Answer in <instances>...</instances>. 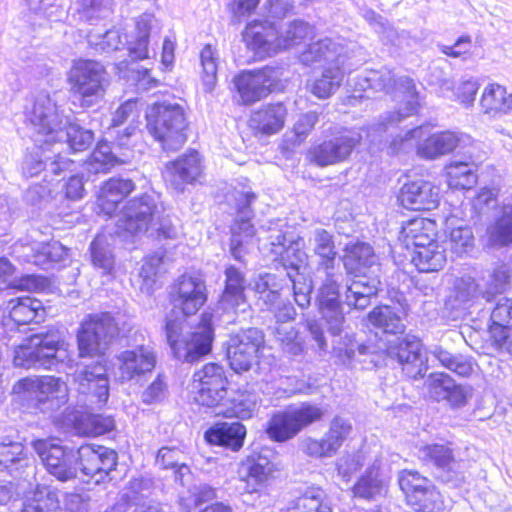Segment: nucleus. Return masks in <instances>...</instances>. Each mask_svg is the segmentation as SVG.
<instances>
[{
    "mask_svg": "<svg viewBox=\"0 0 512 512\" xmlns=\"http://www.w3.org/2000/svg\"><path fill=\"white\" fill-rule=\"evenodd\" d=\"M61 504L56 490L37 487L33 496L24 502L20 512H61Z\"/></svg>",
    "mask_w": 512,
    "mask_h": 512,
    "instance_id": "50",
    "label": "nucleus"
},
{
    "mask_svg": "<svg viewBox=\"0 0 512 512\" xmlns=\"http://www.w3.org/2000/svg\"><path fill=\"white\" fill-rule=\"evenodd\" d=\"M422 462L438 472V480L447 484L459 478L457 448L451 441L433 442L420 448Z\"/></svg>",
    "mask_w": 512,
    "mask_h": 512,
    "instance_id": "23",
    "label": "nucleus"
},
{
    "mask_svg": "<svg viewBox=\"0 0 512 512\" xmlns=\"http://www.w3.org/2000/svg\"><path fill=\"white\" fill-rule=\"evenodd\" d=\"M326 411L313 402H302L299 406L274 413L268 421L266 433L274 442H286L302 430L322 422Z\"/></svg>",
    "mask_w": 512,
    "mask_h": 512,
    "instance_id": "9",
    "label": "nucleus"
},
{
    "mask_svg": "<svg viewBox=\"0 0 512 512\" xmlns=\"http://www.w3.org/2000/svg\"><path fill=\"white\" fill-rule=\"evenodd\" d=\"M247 429L239 421L216 422L206 429L203 438L208 445L239 452L245 443Z\"/></svg>",
    "mask_w": 512,
    "mask_h": 512,
    "instance_id": "32",
    "label": "nucleus"
},
{
    "mask_svg": "<svg viewBox=\"0 0 512 512\" xmlns=\"http://www.w3.org/2000/svg\"><path fill=\"white\" fill-rule=\"evenodd\" d=\"M477 150L463 152L464 160L450 161L444 168V175L448 187L452 190L464 191L472 189L478 182V169L480 163Z\"/></svg>",
    "mask_w": 512,
    "mask_h": 512,
    "instance_id": "29",
    "label": "nucleus"
},
{
    "mask_svg": "<svg viewBox=\"0 0 512 512\" xmlns=\"http://www.w3.org/2000/svg\"><path fill=\"white\" fill-rule=\"evenodd\" d=\"M447 242L452 252L460 254L474 245V236L469 226H457L449 230Z\"/></svg>",
    "mask_w": 512,
    "mask_h": 512,
    "instance_id": "58",
    "label": "nucleus"
},
{
    "mask_svg": "<svg viewBox=\"0 0 512 512\" xmlns=\"http://www.w3.org/2000/svg\"><path fill=\"white\" fill-rule=\"evenodd\" d=\"M155 22L152 13L140 15L134 26L133 39L128 44V55L133 61H143L149 58V37Z\"/></svg>",
    "mask_w": 512,
    "mask_h": 512,
    "instance_id": "41",
    "label": "nucleus"
},
{
    "mask_svg": "<svg viewBox=\"0 0 512 512\" xmlns=\"http://www.w3.org/2000/svg\"><path fill=\"white\" fill-rule=\"evenodd\" d=\"M116 361L119 380L123 383L151 375L157 367L158 356L153 347L140 344L120 351Z\"/></svg>",
    "mask_w": 512,
    "mask_h": 512,
    "instance_id": "21",
    "label": "nucleus"
},
{
    "mask_svg": "<svg viewBox=\"0 0 512 512\" xmlns=\"http://www.w3.org/2000/svg\"><path fill=\"white\" fill-rule=\"evenodd\" d=\"M428 391L435 397L442 396L452 407L466 404L467 394L461 385L445 373H431L428 379Z\"/></svg>",
    "mask_w": 512,
    "mask_h": 512,
    "instance_id": "40",
    "label": "nucleus"
},
{
    "mask_svg": "<svg viewBox=\"0 0 512 512\" xmlns=\"http://www.w3.org/2000/svg\"><path fill=\"white\" fill-rule=\"evenodd\" d=\"M421 350V339L411 335L388 342L385 348L386 355L395 359L401 366L402 372L410 379L423 377Z\"/></svg>",
    "mask_w": 512,
    "mask_h": 512,
    "instance_id": "26",
    "label": "nucleus"
},
{
    "mask_svg": "<svg viewBox=\"0 0 512 512\" xmlns=\"http://www.w3.org/2000/svg\"><path fill=\"white\" fill-rule=\"evenodd\" d=\"M345 76L343 62L341 59L333 58L322 68L320 75L308 84L309 92L317 99H328L340 89Z\"/></svg>",
    "mask_w": 512,
    "mask_h": 512,
    "instance_id": "34",
    "label": "nucleus"
},
{
    "mask_svg": "<svg viewBox=\"0 0 512 512\" xmlns=\"http://www.w3.org/2000/svg\"><path fill=\"white\" fill-rule=\"evenodd\" d=\"M333 58L340 59V56L329 39H319L309 43L299 55L300 62L307 67L320 66L323 68Z\"/></svg>",
    "mask_w": 512,
    "mask_h": 512,
    "instance_id": "46",
    "label": "nucleus"
},
{
    "mask_svg": "<svg viewBox=\"0 0 512 512\" xmlns=\"http://www.w3.org/2000/svg\"><path fill=\"white\" fill-rule=\"evenodd\" d=\"M390 479L386 477L381 462H373L366 467L351 487L354 499L374 501L388 492Z\"/></svg>",
    "mask_w": 512,
    "mask_h": 512,
    "instance_id": "30",
    "label": "nucleus"
},
{
    "mask_svg": "<svg viewBox=\"0 0 512 512\" xmlns=\"http://www.w3.org/2000/svg\"><path fill=\"white\" fill-rule=\"evenodd\" d=\"M146 128L167 152H176L188 139L189 122L179 104L155 102L145 114Z\"/></svg>",
    "mask_w": 512,
    "mask_h": 512,
    "instance_id": "3",
    "label": "nucleus"
},
{
    "mask_svg": "<svg viewBox=\"0 0 512 512\" xmlns=\"http://www.w3.org/2000/svg\"><path fill=\"white\" fill-rule=\"evenodd\" d=\"M5 321L15 327L25 326L44 321L46 308L41 300L23 295L8 300Z\"/></svg>",
    "mask_w": 512,
    "mask_h": 512,
    "instance_id": "33",
    "label": "nucleus"
},
{
    "mask_svg": "<svg viewBox=\"0 0 512 512\" xmlns=\"http://www.w3.org/2000/svg\"><path fill=\"white\" fill-rule=\"evenodd\" d=\"M369 322L387 334H402L405 325L397 312L389 305H378L367 315Z\"/></svg>",
    "mask_w": 512,
    "mask_h": 512,
    "instance_id": "48",
    "label": "nucleus"
},
{
    "mask_svg": "<svg viewBox=\"0 0 512 512\" xmlns=\"http://www.w3.org/2000/svg\"><path fill=\"white\" fill-rule=\"evenodd\" d=\"M490 240L500 246L512 244V204L501 206L499 214L489 228Z\"/></svg>",
    "mask_w": 512,
    "mask_h": 512,
    "instance_id": "51",
    "label": "nucleus"
},
{
    "mask_svg": "<svg viewBox=\"0 0 512 512\" xmlns=\"http://www.w3.org/2000/svg\"><path fill=\"white\" fill-rule=\"evenodd\" d=\"M264 347L265 335L258 328L241 329L231 335L226 350L230 368L236 373L249 371L258 364Z\"/></svg>",
    "mask_w": 512,
    "mask_h": 512,
    "instance_id": "15",
    "label": "nucleus"
},
{
    "mask_svg": "<svg viewBox=\"0 0 512 512\" xmlns=\"http://www.w3.org/2000/svg\"><path fill=\"white\" fill-rule=\"evenodd\" d=\"M352 432V424L347 419L335 416L321 438L308 437L303 441L302 450L310 458L332 457L348 440L352 439Z\"/></svg>",
    "mask_w": 512,
    "mask_h": 512,
    "instance_id": "18",
    "label": "nucleus"
},
{
    "mask_svg": "<svg viewBox=\"0 0 512 512\" xmlns=\"http://www.w3.org/2000/svg\"><path fill=\"white\" fill-rule=\"evenodd\" d=\"M203 172L202 158L195 149L171 160L165 165V173L170 186L182 192L185 185L195 184Z\"/></svg>",
    "mask_w": 512,
    "mask_h": 512,
    "instance_id": "27",
    "label": "nucleus"
},
{
    "mask_svg": "<svg viewBox=\"0 0 512 512\" xmlns=\"http://www.w3.org/2000/svg\"><path fill=\"white\" fill-rule=\"evenodd\" d=\"M167 382L163 374H158L144 391V402L153 403L161 399L167 391Z\"/></svg>",
    "mask_w": 512,
    "mask_h": 512,
    "instance_id": "63",
    "label": "nucleus"
},
{
    "mask_svg": "<svg viewBox=\"0 0 512 512\" xmlns=\"http://www.w3.org/2000/svg\"><path fill=\"white\" fill-rule=\"evenodd\" d=\"M113 317L106 312L92 313L84 317L76 331V343L80 358H104L113 340Z\"/></svg>",
    "mask_w": 512,
    "mask_h": 512,
    "instance_id": "12",
    "label": "nucleus"
},
{
    "mask_svg": "<svg viewBox=\"0 0 512 512\" xmlns=\"http://www.w3.org/2000/svg\"><path fill=\"white\" fill-rule=\"evenodd\" d=\"M18 387L25 393L26 406L34 412H52L68 401V388L59 377L43 375L26 377L18 381Z\"/></svg>",
    "mask_w": 512,
    "mask_h": 512,
    "instance_id": "11",
    "label": "nucleus"
},
{
    "mask_svg": "<svg viewBox=\"0 0 512 512\" xmlns=\"http://www.w3.org/2000/svg\"><path fill=\"white\" fill-rule=\"evenodd\" d=\"M439 225L434 218L413 216L401 224L399 240L406 249H415L436 240Z\"/></svg>",
    "mask_w": 512,
    "mask_h": 512,
    "instance_id": "31",
    "label": "nucleus"
},
{
    "mask_svg": "<svg viewBox=\"0 0 512 512\" xmlns=\"http://www.w3.org/2000/svg\"><path fill=\"white\" fill-rule=\"evenodd\" d=\"M224 287L220 295V302L236 308L246 302V289L248 282L245 273L235 265H228L224 270Z\"/></svg>",
    "mask_w": 512,
    "mask_h": 512,
    "instance_id": "39",
    "label": "nucleus"
},
{
    "mask_svg": "<svg viewBox=\"0 0 512 512\" xmlns=\"http://www.w3.org/2000/svg\"><path fill=\"white\" fill-rule=\"evenodd\" d=\"M66 256V248L58 242L43 243L34 254L35 262L42 266L58 264L62 262Z\"/></svg>",
    "mask_w": 512,
    "mask_h": 512,
    "instance_id": "57",
    "label": "nucleus"
},
{
    "mask_svg": "<svg viewBox=\"0 0 512 512\" xmlns=\"http://www.w3.org/2000/svg\"><path fill=\"white\" fill-rule=\"evenodd\" d=\"M282 512H333L329 497L322 487L311 486Z\"/></svg>",
    "mask_w": 512,
    "mask_h": 512,
    "instance_id": "43",
    "label": "nucleus"
},
{
    "mask_svg": "<svg viewBox=\"0 0 512 512\" xmlns=\"http://www.w3.org/2000/svg\"><path fill=\"white\" fill-rule=\"evenodd\" d=\"M15 361L22 366L39 364L46 368L74 361L70 343L57 328L31 335L15 350Z\"/></svg>",
    "mask_w": 512,
    "mask_h": 512,
    "instance_id": "4",
    "label": "nucleus"
},
{
    "mask_svg": "<svg viewBox=\"0 0 512 512\" xmlns=\"http://www.w3.org/2000/svg\"><path fill=\"white\" fill-rule=\"evenodd\" d=\"M67 83L80 107H92L105 96L108 84L106 67L94 59L77 58L67 72Z\"/></svg>",
    "mask_w": 512,
    "mask_h": 512,
    "instance_id": "7",
    "label": "nucleus"
},
{
    "mask_svg": "<svg viewBox=\"0 0 512 512\" xmlns=\"http://www.w3.org/2000/svg\"><path fill=\"white\" fill-rule=\"evenodd\" d=\"M318 310L332 335H338L344 322L338 286L334 282L325 284L320 291Z\"/></svg>",
    "mask_w": 512,
    "mask_h": 512,
    "instance_id": "35",
    "label": "nucleus"
},
{
    "mask_svg": "<svg viewBox=\"0 0 512 512\" xmlns=\"http://www.w3.org/2000/svg\"><path fill=\"white\" fill-rule=\"evenodd\" d=\"M90 260L93 267L111 274L115 267V258L104 237L96 236L90 243Z\"/></svg>",
    "mask_w": 512,
    "mask_h": 512,
    "instance_id": "54",
    "label": "nucleus"
},
{
    "mask_svg": "<svg viewBox=\"0 0 512 512\" xmlns=\"http://www.w3.org/2000/svg\"><path fill=\"white\" fill-rule=\"evenodd\" d=\"M289 109L283 101L262 104L251 111L246 125L248 136L263 139L279 134L286 126Z\"/></svg>",
    "mask_w": 512,
    "mask_h": 512,
    "instance_id": "22",
    "label": "nucleus"
},
{
    "mask_svg": "<svg viewBox=\"0 0 512 512\" xmlns=\"http://www.w3.org/2000/svg\"><path fill=\"white\" fill-rule=\"evenodd\" d=\"M396 204L410 212H430L440 205L439 187L423 178L408 179L396 193Z\"/></svg>",
    "mask_w": 512,
    "mask_h": 512,
    "instance_id": "17",
    "label": "nucleus"
},
{
    "mask_svg": "<svg viewBox=\"0 0 512 512\" xmlns=\"http://www.w3.org/2000/svg\"><path fill=\"white\" fill-rule=\"evenodd\" d=\"M115 419L110 415L81 413L73 420V427L80 436L99 437L115 429Z\"/></svg>",
    "mask_w": 512,
    "mask_h": 512,
    "instance_id": "44",
    "label": "nucleus"
},
{
    "mask_svg": "<svg viewBox=\"0 0 512 512\" xmlns=\"http://www.w3.org/2000/svg\"><path fill=\"white\" fill-rule=\"evenodd\" d=\"M277 467L270 461L260 463L252 460L247 464L246 473L241 477L245 483V491L249 494L259 493L266 489L275 479Z\"/></svg>",
    "mask_w": 512,
    "mask_h": 512,
    "instance_id": "42",
    "label": "nucleus"
},
{
    "mask_svg": "<svg viewBox=\"0 0 512 512\" xmlns=\"http://www.w3.org/2000/svg\"><path fill=\"white\" fill-rule=\"evenodd\" d=\"M28 451L22 442L0 443V467L9 468L12 465L26 460Z\"/></svg>",
    "mask_w": 512,
    "mask_h": 512,
    "instance_id": "59",
    "label": "nucleus"
},
{
    "mask_svg": "<svg viewBox=\"0 0 512 512\" xmlns=\"http://www.w3.org/2000/svg\"><path fill=\"white\" fill-rule=\"evenodd\" d=\"M32 448L41 459L47 472L61 482L74 480L77 470L73 465V452L54 436L35 439Z\"/></svg>",
    "mask_w": 512,
    "mask_h": 512,
    "instance_id": "16",
    "label": "nucleus"
},
{
    "mask_svg": "<svg viewBox=\"0 0 512 512\" xmlns=\"http://www.w3.org/2000/svg\"><path fill=\"white\" fill-rule=\"evenodd\" d=\"M447 262L445 248L438 238L429 244L413 249L411 263L420 273H434L442 270Z\"/></svg>",
    "mask_w": 512,
    "mask_h": 512,
    "instance_id": "37",
    "label": "nucleus"
},
{
    "mask_svg": "<svg viewBox=\"0 0 512 512\" xmlns=\"http://www.w3.org/2000/svg\"><path fill=\"white\" fill-rule=\"evenodd\" d=\"M480 108L484 114L492 117L512 113V93L499 83L487 84L480 96Z\"/></svg>",
    "mask_w": 512,
    "mask_h": 512,
    "instance_id": "36",
    "label": "nucleus"
},
{
    "mask_svg": "<svg viewBox=\"0 0 512 512\" xmlns=\"http://www.w3.org/2000/svg\"><path fill=\"white\" fill-rule=\"evenodd\" d=\"M181 329L180 321L165 319L166 339L175 358L194 364L211 353L215 339L212 312L201 313L194 329L186 337L181 336Z\"/></svg>",
    "mask_w": 512,
    "mask_h": 512,
    "instance_id": "2",
    "label": "nucleus"
},
{
    "mask_svg": "<svg viewBox=\"0 0 512 512\" xmlns=\"http://www.w3.org/2000/svg\"><path fill=\"white\" fill-rule=\"evenodd\" d=\"M374 250L364 242H355L345 248L343 265L346 273L354 278L366 277L374 263Z\"/></svg>",
    "mask_w": 512,
    "mask_h": 512,
    "instance_id": "38",
    "label": "nucleus"
},
{
    "mask_svg": "<svg viewBox=\"0 0 512 512\" xmlns=\"http://www.w3.org/2000/svg\"><path fill=\"white\" fill-rule=\"evenodd\" d=\"M157 219V227L152 230L150 236L154 241L162 242L167 240H174L177 238V230L170 219L167 217H160L158 211L154 216L151 226Z\"/></svg>",
    "mask_w": 512,
    "mask_h": 512,
    "instance_id": "62",
    "label": "nucleus"
},
{
    "mask_svg": "<svg viewBox=\"0 0 512 512\" xmlns=\"http://www.w3.org/2000/svg\"><path fill=\"white\" fill-rule=\"evenodd\" d=\"M142 103L137 98L126 100L117 109V117L120 122L128 119L135 120L140 117Z\"/></svg>",
    "mask_w": 512,
    "mask_h": 512,
    "instance_id": "64",
    "label": "nucleus"
},
{
    "mask_svg": "<svg viewBox=\"0 0 512 512\" xmlns=\"http://www.w3.org/2000/svg\"><path fill=\"white\" fill-rule=\"evenodd\" d=\"M360 143V137L344 129L333 128L324 138L306 152L307 161L317 167H328L345 162Z\"/></svg>",
    "mask_w": 512,
    "mask_h": 512,
    "instance_id": "14",
    "label": "nucleus"
},
{
    "mask_svg": "<svg viewBox=\"0 0 512 512\" xmlns=\"http://www.w3.org/2000/svg\"><path fill=\"white\" fill-rule=\"evenodd\" d=\"M183 450L179 447H161L156 455V461L161 465L162 469L180 470L181 468H188L184 463L180 462Z\"/></svg>",
    "mask_w": 512,
    "mask_h": 512,
    "instance_id": "61",
    "label": "nucleus"
},
{
    "mask_svg": "<svg viewBox=\"0 0 512 512\" xmlns=\"http://www.w3.org/2000/svg\"><path fill=\"white\" fill-rule=\"evenodd\" d=\"M232 82L242 106H252L283 90L281 69L273 65L241 70Z\"/></svg>",
    "mask_w": 512,
    "mask_h": 512,
    "instance_id": "8",
    "label": "nucleus"
},
{
    "mask_svg": "<svg viewBox=\"0 0 512 512\" xmlns=\"http://www.w3.org/2000/svg\"><path fill=\"white\" fill-rule=\"evenodd\" d=\"M396 483L405 505L412 512H448L449 502L432 479L416 468L397 472Z\"/></svg>",
    "mask_w": 512,
    "mask_h": 512,
    "instance_id": "6",
    "label": "nucleus"
},
{
    "mask_svg": "<svg viewBox=\"0 0 512 512\" xmlns=\"http://www.w3.org/2000/svg\"><path fill=\"white\" fill-rule=\"evenodd\" d=\"M217 490L211 486H203L194 494V505L202 506L197 512H234L226 501H217Z\"/></svg>",
    "mask_w": 512,
    "mask_h": 512,
    "instance_id": "55",
    "label": "nucleus"
},
{
    "mask_svg": "<svg viewBox=\"0 0 512 512\" xmlns=\"http://www.w3.org/2000/svg\"><path fill=\"white\" fill-rule=\"evenodd\" d=\"M191 383L195 389L194 401L199 406L214 409L226 403L230 381L223 365L205 363L193 373Z\"/></svg>",
    "mask_w": 512,
    "mask_h": 512,
    "instance_id": "13",
    "label": "nucleus"
},
{
    "mask_svg": "<svg viewBox=\"0 0 512 512\" xmlns=\"http://www.w3.org/2000/svg\"><path fill=\"white\" fill-rule=\"evenodd\" d=\"M31 122L34 126V133L38 137L35 142L40 148L44 145L61 142L63 133L65 142L72 153L88 150L95 140L94 132L89 129L74 123H67L63 126L62 117L53 108L41 111L34 108V117Z\"/></svg>",
    "mask_w": 512,
    "mask_h": 512,
    "instance_id": "5",
    "label": "nucleus"
},
{
    "mask_svg": "<svg viewBox=\"0 0 512 512\" xmlns=\"http://www.w3.org/2000/svg\"><path fill=\"white\" fill-rule=\"evenodd\" d=\"M165 252L153 253L146 256L139 271V276L148 286H152L164 269Z\"/></svg>",
    "mask_w": 512,
    "mask_h": 512,
    "instance_id": "56",
    "label": "nucleus"
},
{
    "mask_svg": "<svg viewBox=\"0 0 512 512\" xmlns=\"http://www.w3.org/2000/svg\"><path fill=\"white\" fill-rule=\"evenodd\" d=\"M16 267L4 258H0V290L34 291L43 282L42 277L24 275L18 281L13 280Z\"/></svg>",
    "mask_w": 512,
    "mask_h": 512,
    "instance_id": "47",
    "label": "nucleus"
},
{
    "mask_svg": "<svg viewBox=\"0 0 512 512\" xmlns=\"http://www.w3.org/2000/svg\"><path fill=\"white\" fill-rule=\"evenodd\" d=\"M315 37L313 26L303 20L291 21L284 31L278 28V53L292 49Z\"/></svg>",
    "mask_w": 512,
    "mask_h": 512,
    "instance_id": "45",
    "label": "nucleus"
},
{
    "mask_svg": "<svg viewBox=\"0 0 512 512\" xmlns=\"http://www.w3.org/2000/svg\"><path fill=\"white\" fill-rule=\"evenodd\" d=\"M278 26L266 19H253L246 23L241 40L257 61H263L278 54Z\"/></svg>",
    "mask_w": 512,
    "mask_h": 512,
    "instance_id": "20",
    "label": "nucleus"
},
{
    "mask_svg": "<svg viewBox=\"0 0 512 512\" xmlns=\"http://www.w3.org/2000/svg\"><path fill=\"white\" fill-rule=\"evenodd\" d=\"M89 171L95 174L107 173L114 167L124 163L112 152L107 141L100 140L86 160Z\"/></svg>",
    "mask_w": 512,
    "mask_h": 512,
    "instance_id": "49",
    "label": "nucleus"
},
{
    "mask_svg": "<svg viewBox=\"0 0 512 512\" xmlns=\"http://www.w3.org/2000/svg\"><path fill=\"white\" fill-rule=\"evenodd\" d=\"M135 189L130 178L110 177L101 183L96 197L98 213L108 218L119 215L116 226L126 236L146 233L157 212L156 202L146 193L126 201Z\"/></svg>",
    "mask_w": 512,
    "mask_h": 512,
    "instance_id": "1",
    "label": "nucleus"
},
{
    "mask_svg": "<svg viewBox=\"0 0 512 512\" xmlns=\"http://www.w3.org/2000/svg\"><path fill=\"white\" fill-rule=\"evenodd\" d=\"M314 253L320 258V265L325 269L334 267L338 252L333 235L325 230L318 229L314 238Z\"/></svg>",
    "mask_w": 512,
    "mask_h": 512,
    "instance_id": "52",
    "label": "nucleus"
},
{
    "mask_svg": "<svg viewBox=\"0 0 512 512\" xmlns=\"http://www.w3.org/2000/svg\"><path fill=\"white\" fill-rule=\"evenodd\" d=\"M200 63L202 67L201 83L203 90L212 92L217 83L218 59L216 50L211 44H206L200 51Z\"/></svg>",
    "mask_w": 512,
    "mask_h": 512,
    "instance_id": "53",
    "label": "nucleus"
},
{
    "mask_svg": "<svg viewBox=\"0 0 512 512\" xmlns=\"http://www.w3.org/2000/svg\"><path fill=\"white\" fill-rule=\"evenodd\" d=\"M473 42L468 34L461 35L452 45L440 46V52L453 59H467L472 54Z\"/></svg>",
    "mask_w": 512,
    "mask_h": 512,
    "instance_id": "60",
    "label": "nucleus"
},
{
    "mask_svg": "<svg viewBox=\"0 0 512 512\" xmlns=\"http://www.w3.org/2000/svg\"><path fill=\"white\" fill-rule=\"evenodd\" d=\"M483 347L497 354L512 355V298H504L492 309Z\"/></svg>",
    "mask_w": 512,
    "mask_h": 512,
    "instance_id": "19",
    "label": "nucleus"
},
{
    "mask_svg": "<svg viewBox=\"0 0 512 512\" xmlns=\"http://www.w3.org/2000/svg\"><path fill=\"white\" fill-rule=\"evenodd\" d=\"M77 453L79 468L87 476L103 479L117 467L116 451L103 445L86 443L78 448Z\"/></svg>",
    "mask_w": 512,
    "mask_h": 512,
    "instance_id": "24",
    "label": "nucleus"
},
{
    "mask_svg": "<svg viewBox=\"0 0 512 512\" xmlns=\"http://www.w3.org/2000/svg\"><path fill=\"white\" fill-rule=\"evenodd\" d=\"M75 381L80 394L95 404H106L109 397V381L105 362L98 361L86 365Z\"/></svg>",
    "mask_w": 512,
    "mask_h": 512,
    "instance_id": "28",
    "label": "nucleus"
},
{
    "mask_svg": "<svg viewBox=\"0 0 512 512\" xmlns=\"http://www.w3.org/2000/svg\"><path fill=\"white\" fill-rule=\"evenodd\" d=\"M208 289L205 281L191 273L179 275L171 285L168 301L170 314L166 319H187L195 316L208 301Z\"/></svg>",
    "mask_w": 512,
    "mask_h": 512,
    "instance_id": "10",
    "label": "nucleus"
},
{
    "mask_svg": "<svg viewBox=\"0 0 512 512\" xmlns=\"http://www.w3.org/2000/svg\"><path fill=\"white\" fill-rule=\"evenodd\" d=\"M467 150H477L470 136L446 130L428 136L419 145L418 154L425 159H434L453 151L463 154Z\"/></svg>",
    "mask_w": 512,
    "mask_h": 512,
    "instance_id": "25",
    "label": "nucleus"
}]
</instances>
